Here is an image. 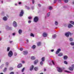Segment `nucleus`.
I'll use <instances>...</instances> for the list:
<instances>
[{"instance_id": "1", "label": "nucleus", "mask_w": 74, "mask_h": 74, "mask_svg": "<svg viewBox=\"0 0 74 74\" xmlns=\"http://www.w3.org/2000/svg\"><path fill=\"white\" fill-rule=\"evenodd\" d=\"M13 55V53L12 51H10L8 53V56L9 57H11Z\"/></svg>"}, {"instance_id": "2", "label": "nucleus", "mask_w": 74, "mask_h": 74, "mask_svg": "<svg viewBox=\"0 0 74 74\" xmlns=\"http://www.w3.org/2000/svg\"><path fill=\"white\" fill-rule=\"evenodd\" d=\"M13 25L14 26V27H17V23H16V22L15 21H14L13 23Z\"/></svg>"}, {"instance_id": "3", "label": "nucleus", "mask_w": 74, "mask_h": 74, "mask_svg": "<svg viewBox=\"0 0 74 74\" xmlns=\"http://www.w3.org/2000/svg\"><path fill=\"white\" fill-rule=\"evenodd\" d=\"M38 17L37 16H36L35 17L34 19V21L35 22H38Z\"/></svg>"}, {"instance_id": "4", "label": "nucleus", "mask_w": 74, "mask_h": 74, "mask_svg": "<svg viewBox=\"0 0 74 74\" xmlns=\"http://www.w3.org/2000/svg\"><path fill=\"white\" fill-rule=\"evenodd\" d=\"M71 34L70 33V32H68L67 33H66L65 34V35L66 37H69V35H71Z\"/></svg>"}, {"instance_id": "5", "label": "nucleus", "mask_w": 74, "mask_h": 74, "mask_svg": "<svg viewBox=\"0 0 74 74\" xmlns=\"http://www.w3.org/2000/svg\"><path fill=\"white\" fill-rule=\"evenodd\" d=\"M23 14H24V12H23V10H22L21 11V12L20 13V16H23Z\"/></svg>"}, {"instance_id": "6", "label": "nucleus", "mask_w": 74, "mask_h": 74, "mask_svg": "<svg viewBox=\"0 0 74 74\" xmlns=\"http://www.w3.org/2000/svg\"><path fill=\"white\" fill-rule=\"evenodd\" d=\"M57 71L58 72H60V73H62V69L61 68H59L58 69Z\"/></svg>"}, {"instance_id": "7", "label": "nucleus", "mask_w": 74, "mask_h": 74, "mask_svg": "<svg viewBox=\"0 0 74 74\" xmlns=\"http://www.w3.org/2000/svg\"><path fill=\"white\" fill-rule=\"evenodd\" d=\"M22 67V65L21 63L19 64L17 66L18 68H21V67Z\"/></svg>"}, {"instance_id": "8", "label": "nucleus", "mask_w": 74, "mask_h": 74, "mask_svg": "<svg viewBox=\"0 0 74 74\" xmlns=\"http://www.w3.org/2000/svg\"><path fill=\"white\" fill-rule=\"evenodd\" d=\"M38 60L37 59L36 60L34 61V64H37V63H38Z\"/></svg>"}, {"instance_id": "9", "label": "nucleus", "mask_w": 74, "mask_h": 74, "mask_svg": "<svg viewBox=\"0 0 74 74\" xmlns=\"http://www.w3.org/2000/svg\"><path fill=\"white\" fill-rule=\"evenodd\" d=\"M61 51V49H58V50L56 52V54H58V53H59V52H60V51Z\"/></svg>"}, {"instance_id": "10", "label": "nucleus", "mask_w": 74, "mask_h": 74, "mask_svg": "<svg viewBox=\"0 0 74 74\" xmlns=\"http://www.w3.org/2000/svg\"><path fill=\"white\" fill-rule=\"evenodd\" d=\"M47 34L46 33H44L43 34V37H47Z\"/></svg>"}, {"instance_id": "11", "label": "nucleus", "mask_w": 74, "mask_h": 74, "mask_svg": "<svg viewBox=\"0 0 74 74\" xmlns=\"http://www.w3.org/2000/svg\"><path fill=\"white\" fill-rule=\"evenodd\" d=\"M34 68V66L33 65H32L30 68V71H32V70H33V69Z\"/></svg>"}, {"instance_id": "12", "label": "nucleus", "mask_w": 74, "mask_h": 74, "mask_svg": "<svg viewBox=\"0 0 74 74\" xmlns=\"http://www.w3.org/2000/svg\"><path fill=\"white\" fill-rule=\"evenodd\" d=\"M3 19L4 21H7V19H8V18L7 17L4 16L3 18Z\"/></svg>"}, {"instance_id": "13", "label": "nucleus", "mask_w": 74, "mask_h": 74, "mask_svg": "<svg viewBox=\"0 0 74 74\" xmlns=\"http://www.w3.org/2000/svg\"><path fill=\"white\" fill-rule=\"evenodd\" d=\"M68 27L69 28H71V27H73V26L71 24H69L68 25Z\"/></svg>"}, {"instance_id": "14", "label": "nucleus", "mask_w": 74, "mask_h": 74, "mask_svg": "<svg viewBox=\"0 0 74 74\" xmlns=\"http://www.w3.org/2000/svg\"><path fill=\"white\" fill-rule=\"evenodd\" d=\"M28 52L26 51H23V54L24 55H27Z\"/></svg>"}, {"instance_id": "15", "label": "nucleus", "mask_w": 74, "mask_h": 74, "mask_svg": "<svg viewBox=\"0 0 74 74\" xmlns=\"http://www.w3.org/2000/svg\"><path fill=\"white\" fill-rule=\"evenodd\" d=\"M73 69H74V68L72 67H70L69 69V70H70V71H73Z\"/></svg>"}, {"instance_id": "16", "label": "nucleus", "mask_w": 74, "mask_h": 74, "mask_svg": "<svg viewBox=\"0 0 74 74\" xmlns=\"http://www.w3.org/2000/svg\"><path fill=\"white\" fill-rule=\"evenodd\" d=\"M68 58V57L67 56H65L64 57V60H66Z\"/></svg>"}, {"instance_id": "17", "label": "nucleus", "mask_w": 74, "mask_h": 74, "mask_svg": "<svg viewBox=\"0 0 74 74\" xmlns=\"http://www.w3.org/2000/svg\"><path fill=\"white\" fill-rule=\"evenodd\" d=\"M22 33V31L21 29H19L18 31V33L19 34H21Z\"/></svg>"}, {"instance_id": "18", "label": "nucleus", "mask_w": 74, "mask_h": 74, "mask_svg": "<svg viewBox=\"0 0 74 74\" xmlns=\"http://www.w3.org/2000/svg\"><path fill=\"white\" fill-rule=\"evenodd\" d=\"M31 59H32V60H35V58H34V56H32L31 58Z\"/></svg>"}, {"instance_id": "19", "label": "nucleus", "mask_w": 74, "mask_h": 74, "mask_svg": "<svg viewBox=\"0 0 74 74\" xmlns=\"http://www.w3.org/2000/svg\"><path fill=\"white\" fill-rule=\"evenodd\" d=\"M38 67H36L34 68V70H35V71H37L38 70Z\"/></svg>"}, {"instance_id": "20", "label": "nucleus", "mask_w": 74, "mask_h": 74, "mask_svg": "<svg viewBox=\"0 0 74 74\" xmlns=\"http://www.w3.org/2000/svg\"><path fill=\"white\" fill-rule=\"evenodd\" d=\"M41 60L42 62H44V60H45V57H43L42 58Z\"/></svg>"}, {"instance_id": "21", "label": "nucleus", "mask_w": 74, "mask_h": 74, "mask_svg": "<svg viewBox=\"0 0 74 74\" xmlns=\"http://www.w3.org/2000/svg\"><path fill=\"white\" fill-rule=\"evenodd\" d=\"M36 46L35 45H33L32 47V48L33 49H35L36 48Z\"/></svg>"}, {"instance_id": "22", "label": "nucleus", "mask_w": 74, "mask_h": 74, "mask_svg": "<svg viewBox=\"0 0 74 74\" xmlns=\"http://www.w3.org/2000/svg\"><path fill=\"white\" fill-rule=\"evenodd\" d=\"M41 43L40 42H39L37 43L38 46H40V45H41Z\"/></svg>"}, {"instance_id": "23", "label": "nucleus", "mask_w": 74, "mask_h": 74, "mask_svg": "<svg viewBox=\"0 0 74 74\" xmlns=\"http://www.w3.org/2000/svg\"><path fill=\"white\" fill-rule=\"evenodd\" d=\"M62 55H63V54L62 53H60L58 55V56H62Z\"/></svg>"}, {"instance_id": "24", "label": "nucleus", "mask_w": 74, "mask_h": 74, "mask_svg": "<svg viewBox=\"0 0 74 74\" xmlns=\"http://www.w3.org/2000/svg\"><path fill=\"white\" fill-rule=\"evenodd\" d=\"M7 27H8V29H9V30H11V27H8V26H7L6 27V29H7Z\"/></svg>"}, {"instance_id": "25", "label": "nucleus", "mask_w": 74, "mask_h": 74, "mask_svg": "<svg viewBox=\"0 0 74 74\" xmlns=\"http://www.w3.org/2000/svg\"><path fill=\"white\" fill-rule=\"evenodd\" d=\"M53 37L54 38H56V34H54L53 35Z\"/></svg>"}, {"instance_id": "26", "label": "nucleus", "mask_w": 74, "mask_h": 74, "mask_svg": "<svg viewBox=\"0 0 74 74\" xmlns=\"http://www.w3.org/2000/svg\"><path fill=\"white\" fill-rule=\"evenodd\" d=\"M70 23L72 25H74V22L73 21H70Z\"/></svg>"}, {"instance_id": "27", "label": "nucleus", "mask_w": 74, "mask_h": 74, "mask_svg": "<svg viewBox=\"0 0 74 74\" xmlns=\"http://www.w3.org/2000/svg\"><path fill=\"white\" fill-rule=\"evenodd\" d=\"M31 36H32V37H34V34H33L32 33H31L30 34Z\"/></svg>"}, {"instance_id": "28", "label": "nucleus", "mask_w": 74, "mask_h": 74, "mask_svg": "<svg viewBox=\"0 0 74 74\" xmlns=\"http://www.w3.org/2000/svg\"><path fill=\"white\" fill-rule=\"evenodd\" d=\"M43 62V61H42L40 62V65H42V64H43V62Z\"/></svg>"}, {"instance_id": "29", "label": "nucleus", "mask_w": 74, "mask_h": 74, "mask_svg": "<svg viewBox=\"0 0 74 74\" xmlns=\"http://www.w3.org/2000/svg\"><path fill=\"white\" fill-rule=\"evenodd\" d=\"M65 72H66V73H71V72H70V71H64Z\"/></svg>"}, {"instance_id": "30", "label": "nucleus", "mask_w": 74, "mask_h": 74, "mask_svg": "<svg viewBox=\"0 0 74 74\" xmlns=\"http://www.w3.org/2000/svg\"><path fill=\"white\" fill-rule=\"evenodd\" d=\"M25 67H24L22 70V72H23V71H24L25 70Z\"/></svg>"}, {"instance_id": "31", "label": "nucleus", "mask_w": 74, "mask_h": 74, "mask_svg": "<svg viewBox=\"0 0 74 74\" xmlns=\"http://www.w3.org/2000/svg\"><path fill=\"white\" fill-rule=\"evenodd\" d=\"M55 24L56 25H58V23L57 21H56L55 22Z\"/></svg>"}, {"instance_id": "32", "label": "nucleus", "mask_w": 74, "mask_h": 74, "mask_svg": "<svg viewBox=\"0 0 74 74\" xmlns=\"http://www.w3.org/2000/svg\"><path fill=\"white\" fill-rule=\"evenodd\" d=\"M50 12L48 13L47 15V16L49 17V16H50Z\"/></svg>"}, {"instance_id": "33", "label": "nucleus", "mask_w": 74, "mask_h": 74, "mask_svg": "<svg viewBox=\"0 0 74 74\" xmlns=\"http://www.w3.org/2000/svg\"><path fill=\"white\" fill-rule=\"evenodd\" d=\"M64 64H67V61H64Z\"/></svg>"}, {"instance_id": "34", "label": "nucleus", "mask_w": 74, "mask_h": 74, "mask_svg": "<svg viewBox=\"0 0 74 74\" xmlns=\"http://www.w3.org/2000/svg\"><path fill=\"white\" fill-rule=\"evenodd\" d=\"M49 10H52V7L50 6L49 8Z\"/></svg>"}, {"instance_id": "35", "label": "nucleus", "mask_w": 74, "mask_h": 74, "mask_svg": "<svg viewBox=\"0 0 74 74\" xmlns=\"http://www.w3.org/2000/svg\"><path fill=\"white\" fill-rule=\"evenodd\" d=\"M71 45H74V42L71 43Z\"/></svg>"}, {"instance_id": "36", "label": "nucleus", "mask_w": 74, "mask_h": 74, "mask_svg": "<svg viewBox=\"0 0 74 74\" xmlns=\"http://www.w3.org/2000/svg\"><path fill=\"white\" fill-rule=\"evenodd\" d=\"M13 70V68H10L9 69V70L10 71H11V70Z\"/></svg>"}, {"instance_id": "37", "label": "nucleus", "mask_w": 74, "mask_h": 74, "mask_svg": "<svg viewBox=\"0 0 74 74\" xmlns=\"http://www.w3.org/2000/svg\"><path fill=\"white\" fill-rule=\"evenodd\" d=\"M25 7L26 8H27V10H29V9H30V8H29V7H27V6H25Z\"/></svg>"}, {"instance_id": "38", "label": "nucleus", "mask_w": 74, "mask_h": 74, "mask_svg": "<svg viewBox=\"0 0 74 74\" xmlns=\"http://www.w3.org/2000/svg\"><path fill=\"white\" fill-rule=\"evenodd\" d=\"M10 48L9 47H8L7 49V51H10Z\"/></svg>"}, {"instance_id": "39", "label": "nucleus", "mask_w": 74, "mask_h": 74, "mask_svg": "<svg viewBox=\"0 0 74 74\" xmlns=\"http://www.w3.org/2000/svg\"><path fill=\"white\" fill-rule=\"evenodd\" d=\"M6 70H7V68H5V69H4L3 70L4 72H5V71H6Z\"/></svg>"}, {"instance_id": "40", "label": "nucleus", "mask_w": 74, "mask_h": 74, "mask_svg": "<svg viewBox=\"0 0 74 74\" xmlns=\"http://www.w3.org/2000/svg\"><path fill=\"white\" fill-rule=\"evenodd\" d=\"M68 1H69L68 0H64V2L65 3H67V2H68Z\"/></svg>"}, {"instance_id": "41", "label": "nucleus", "mask_w": 74, "mask_h": 74, "mask_svg": "<svg viewBox=\"0 0 74 74\" xmlns=\"http://www.w3.org/2000/svg\"><path fill=\"white\" fill-rule=\"evenodd\" d=\"M14 55L15 56H17V53H15L14 54Z\"/></svg>"}, {"instance_id": "42", "label": "nucleus", "mask_w": 74, "mask_h": 74, "mask_svg": "<svg viewBox=\"0 0 74 74\" xmlns=\"http://www.w3.org/2000/svg\"><path fill=\"white\" fill-rule=\"evenodd\" d=\"M28 19L29 20H30V19H32V17H30H30H28Z\"/></svg>"}, {"instance_id": "43", "label": "nucleus", "mask_w": 74, "mask_h": 74, "mask_svg": "<svg viewBox=\"0 0 74 74\" xmlns=\"http://www.w3.org/2000/svg\"><path fill=\"white\" fill-rule=\"evenodd\" d=\"M10 74H14V72H11Z\"/></svg>"}, {"instance_id": "44", "label": "nucleus", "mask_w": 74, "mask_h": 74, "mask_svg": "<svg viewBox=\"0 0 74 74\" xmlns=\"http://www.w3.org/2000/svg\"><path fill=\"white\" fill-rule=\"evenodd\" d=\"M70 41H73V39L71 38H70Z\"/></svg>"}, {"instance_id": "45", "label": "nucleus", "mask_w": 74, "mask_h": 74, "mask_svg": "<svg viewBox=\"0 0 74 74\" xmlns=\"http://www.w3.org/2000/svg\"><path fill=\"white\" fill-rule=\"evenodd\" d=\"M52 62L53 64V65H55V63H54V62L53 61H52Z\"/></svg>"}, {"instance_id": "46", "label": "nucleus", "mask_w": 74, "mask_h": 74, "mask_svg": "<svg viewBox=\"0 0 74 74\" xmlns=\"http://www.w3.org/2000/svg\"><path fill=\"white\" fill-rule=\"evenodd\" d=\"M32 4H34V0H32Z\"/></svg>"}, {"instance_id": "47", "label": "nucleus", "mask_w": 74, "mask_h": 74, "mask_svg": "<svg viewBox=\"0 0 74 74\" xmlns=\"http://www.w3.org/2000/svg\"><path fill=\"white\" fill-rule=\"evenodd\" d=\"M31 22H32V21H28V23H31Z\"/></svg>"}, {"instance_id": "48", "label": "nucleus", "mask_w": 74, "mask_h": 74, "mask_svg": "<svg viewBox=\"0 0 74 74\" xmlns=\"http://www.w3.org/2000/svg\"><path fill=\"white\" fill-rule=\"evenodd\" d=\"M74 67V64H73L72 65V67H73V68Z\"/></svg>"}, {"instance_id": "49", "label": "nucleus", "mask_w": 74, "mask_h": 74, "mask_svg": "<svg viewBox=\"0 0 74 74\" xmlns=\"http://www.w3.org/2000/svg\"><path fill=\"white\" fill-rule=\"evenodd\" d=\"M6 65H8V62H7L6 63Z\"/></svg>"}, {"instance_id": "50", "label": "nucleus", "mask_w": 74, "mask_h": 74, "mask_svg": "<svg viewBox=\"0 0 74 74\" xmlns=\"http://www.w3.org/2000/svg\"><path fill=\"white\" fill-rule=\"evenodd\" d=\"M13 42V41H10V43H12Z\"/></svg>"}, {"instance_id": "51", "label": "nucleus", "mask_w": 74, "mask_h": 74, "mask_svg": "<svg viewBox=\"0 0 74 74\" xmlns=\"http://www.w3.org/2000/svg\"><path fill=\"white\" fill-rule=\"evenodd\" d=\"M20 50L21 51H22V50H23V49H22V48H21L20 49Z\"/></svg>"}, {"instance_id": "52", "label": "nucleus", "mask_w": 74, "mask_h": 74, "mask_svg": "<svg viewBox=\"0 0 74 74\" xmlns=\"http://www.w3.org/2000/svg\"><path fill=\"white\" fill-rule=\"evenodd\" d=\"M38 5L39 7H41V5H40V4H38Z\"/></svg>"}, {"instance_id": "53", "label": "nucleus", "mask_w": 74, "mask_h": 74, "mask_svg": "<svg viewBox=\"0 0 74 74\" xmlns=\"http://www.w3.org/2000/svg\"><path fill=\"white\" fill-rule=\"evenodd\" d=\"M53 51H54V50L53 49H52L51 50V52H53Z\"/></svg>"}, {"instance_id": "54", "label": "nucleus", "mask_w": 74, "mask_h": 74, "mask_svg": "<svg viewBox=\"0 0 74 74\" xmlns=\"http://www.w3.org/2000/svg\"><path fill=\"white\" fill-rule=\"evenodd\" d=\"M22 63H25V61H22Z\"/></svg>"}, {"instance_id": "55", "label": "nucleus", "mask_w": 74, "mask_h": 74, "mask_svg": "<svg viewBox=\"0 0 74 74\" xmlns=\"http://www.w3.org/2000/svg\"><path fill=\"white\" fill-rule=\"evenodd\" d=\"M56 0H54V3H56Z\"/></svg>"}, {"instance_id": "56", "label": "nucleus", "mask_w": 74, "mask_h": 74, "mask_svg": "<svg viewBox=\"0 0 74 74\" xmlns=\"http://www.w3.org/2000/svg\"><path fill=\"white\" fill-rule=\"evenodd\" d=\"M22 3L21 2H19L18 3L19 4H21Z\"/></svg>"}, {"instance_id": "57", "label": "nucleus", "mask_w": 74, "mask_h": 74, "mask_svg": "<svg viewBox=\"0 0 74 74\" xmlns=\"http://www.w3.org/2000/svg\"><path fill=\"white\" fill-rule=\"evenodd\" d=\"M15 33H13V36H15Z\"/></svg>"}, {"instance_id": "58", "label": "nucleus", "mask_w": 74, "mask_h": 74, "mask_svg": "<svg viewBox=\"0 0 74 74\" xmlns=\"http://www.w3.org/2000/svg\"><path fill=\"white\" fill-rule=\"evenodd\" d=\"M44 71H46V69H44Z\"/></svg>"}, {"instance_id": "59", "label": "nucleus", "mask_w": 74, "mask_h": 74, "mask_svg": "<svg viewBox=\"0 0 74 74\" xmlns=\"http://www.w3.org/2000/svg\"><path fill=\"white\" fill-rule=\"evenodd\" d=\"M34 8V7H32V9H33Z\"/></svg>"}, {"instance_id": "60", "label": "nucleus", "mask_w": 74, "mask_h": 74, "mask_svg": "<svg viewBox=\"0 0 74 74\" xmlns=\"http://www.w3.org/2000/svg\"><path fill=\"white\" fill-rule=\"evenodd\" d=\"M26 41H27V42H28V40H26Z\"/></svg>"}, {"instance_id": "61", "label": "nucleus", "mask_w": 74, "mask_h": 74, "mask_svg": "<svg viewBox=\"0 0 74 74\" xmlns=\"http://www.w3.org/2000/svg\"><path fill=\"white\" fill-rule=\"evenodd\" d=\"M0 74H3V73H1Z\"/></svg>"}, {"instance_id": "62", "label": "nucleus", "mask_w": 74, "mask_h": 74, "mask_svg": "<svg viewBox=\"0 0 74 74\" xmlns=\"http://www.w3.org/2000/svg\"><path fill=\"white\" fill-rule=\"evenodd\" d=\"M1 2H2V3H3V1H2Z\"/></svg>"}, {"instance_id": "63", "label": "nucleus", "mask_w": 74, "mask_h": 74, "mask_svg": "<svg viewBox=\"0 0 74 74\" xmlns=\"http://www.w3.org/2000/svg\"><path fill=\"white\" fill-rule=\"evenodd\" d=\"M40 74H43V73H40Z\"/></svg>"}, {"instance_id": "64", "label": "nucleus", "mask_w": 74, "mask_h": 74, "mask_svg": "<svg viewBox=\"0 0 74 74\" xmlns=\"http://www.w3.org/2000/svg\"><path fill=\"white\" fill-rule=\"evenodd\" d=\"M73 4H74V2H73Z\"/></svg>"}]
</instances>
